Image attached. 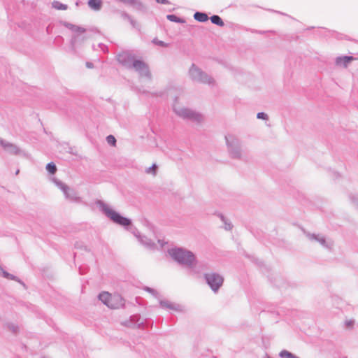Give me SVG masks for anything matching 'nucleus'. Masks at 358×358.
Instances as JSON below:
<instances>
[{
	"label": "nucleus",
	"mask_w": 358,
	"mask_h": 358,
	"mask_svg": "<svg viewBox=\"0 0 358 358\" xmlns=\"http://www.w3.org/2000/svg\"><path fill=\"white\" fill-rule=\"evenodd\" d=\"M169 253L173 259L181 264L191 265L195 261V257L192 252L181 248L171 249Z\"/></svg>",
	"instance_id": "1"
},
{
	"label": "nucleus",
	"mask_w": 358,
	"mask_h": 358,
	"mask_svg": "<svg viewBox=\"0 0 358 358\" xmlns=\"http://www.w3.org/2000/svg\"><path fill=\"white\" fill-rule=\"evenodd\" d=\"M99 299L108 307L113 309L120 308L124 304L123 299L118 294L103 292L99 294Z\"/></svg>",
	"instance_id": "2"
},
{
	"label": "nucleus",
	"mask_w": 358,
	"mask_h": 358,
	"mask_svg": "<svg viewBox=\"0 0 358 358\" xmlns=\"http://www.w3.org/2000/svg\"><path fill=\"white\" fill-rule=\"evenodd\" d=\"M106 215L115 223L122 225L129 226L131 224V221L127 217H122L117 212L108 209L106 210Z\"/></svg>",
	"instance_id": "3"
},
{
	"label": "nucleus",
	"mask_w": 358,
	"mask_h": 358,
	"mask_svg": "<svg viewBox=\"0 0 358 358\" xmlns=\"http://www.w3.org/2000/svg\"><path fill=\"white\" fill-rule=\"evenodd\" d=\"M206 279L208 285L215 291H216L223 282L222 278L220 275L214 273L207 275Z\"/></svg>",
	"instance_id": "4"
},
{
	"label": "nucleus",
	"mask_w": 358,
	"mask_h": 358,
	"mask_svg": "<svg viewBox=\"0 0 358 358\" xmlns=\"http://www.w3.org/2000/svg\"><path fill=\"white\" fill-rule=\"evenodd\" d=\"M354 59L351 56L341 57L336 59V64L338 66L347 67L348 64Z\"/></svg>",
	"instance_id": "5"
},
{
	"label": "nucleus",
	"mask_w": 358,
	"mask_h": 358,
	"mask_svg": "<svg viewBox=\"0 0 358 358\" xmlns=\"http://www.w3.org/2000/svg\"><path fill=\"white\" fill-rule=\"evenodd\" d=\"M133 66L136 70H145L146 71V73H148V75L150 76V72L148 71L147 66L142 61H139V60L135 61L133 63Z\"/></svg>",
	"instance_id": "6"
},
{
	"label": "nucleus",
	"mask_w": 358,
	"mask_h": 358,
	"mask_svg": "<svg viewBox=\"0 0 358 358\" xmlns=\"http://www.w3.org/2000/svg\"><path fill=\"white\" fill-rule=\"evenodd\" d=\"M89 6L96 10H99L101 7V0H90L88 2Z\"/></svg>",
	"instance_id": "7"
},
{
	"label": "nucleus",
	"mask_w": 358,
	"mask_h": 358,
	"mask_svg": "<svg viewBox=\"0 0 358 358\" xmlns=\"http://www.w3.org/2000/svg\"><path fill=\"white\" fill-rule=\"evenodd\" d=\"M194 17L196 20L201 22H206L208 19V17L206 13L199 12L195 13Z\"/></svg>",
	"instance_id": "8"
},
{
	"label": "nucleus",
	"mask_w": 358,
	"mask_h": 358,
	"mask_svg": "<svg viewBox=\"0 0 358 358\" xmlns=\"http://www.w3.org/2000/svg\"><path fill=\"white\" fill-rule=\"evenodd\" d=\"M210 20L213 24H215L218 26L222 27L224 26V22L222 20L218 15H213L210 17Z\"/></svg>",
	"instance_id": "9"
},
{
	"label": "nucleus",
	"mask_w": 358,
	"mask_h": 358,
	"mask_svg": "<svg viewBox=\"0 0 358 358\" xmlns=\"http://www.w3.org/2000/svg\"><path fill=\"white\" fill-rule=\"evenodd\" d=\"M162 306L171 309V310H178V308L176 307V306L167 301H162L160 302Z\"/></svg>",
	"instance_id": "10"
},
{
	"label": "nucleus",
	"mask_w": 358,
	"mask_h": 358,
	"mask_svg": "<svg viewBox=\"0 0 358 358\" xmlns=\"http://www.w3.org/2000/svg\"><path fill=\"white\" fill-rule=\"evenodd\" d=\"M52 6L57 10H66L67 8L66 5H64L59 1H54L52 3Z\"/></svg>",
	"instance_id": "11"
},
{
	"label": "nucleus",
	"mask_w": 358,
	"mask_h": 358,
	"mask_svg": "<svg viewBox=\"0 0 358 358\" xmlns=\"http://www.w3.org/2000/svg\"><path fill=\"white\" fill-rule=\"evenodd\" d=\"M46 169L48 171L50 172L51 174H54L57 171L56 166L53 163L48 164Z\"/></svg>",
	"instance_id": "12"
},
{
	"label": "nucleus",
	"mask_w": 358,
	"mask_h": 358,
	"mask_svg": "<svg viewBox=\"0 0 358 358\" xmlns=\"http://www.w3.org/2000/svg\"><path fill=\"white\" fill-rule=\"evenodd\" d=\"M280 355L282 358H295L292 354L286 350L282 351Z\"/></svg>",
	"instance_id": "13"
},
{
	"label": "nucleus",
	"mask_w": 358,
	"mask_h": 358,
	"mask_svg": "<svg viewBox=\"0 0 358 358\" xmlns=\"http://www.w3.org/2000/svg\"><path fill=\"white\" fill-rule=\"evenodd\" d=\"M106 141L108 144L115 146L116 143V139L113 135H109L106 138Z\"/></svg>",
	"instance_id": "14"
},
{
	"label": "nucleus",
	"mask_w": 358,
	"mask_h": 358,
	"mask_svg": "<svg viewBox=\"0 0 358 358\" xmlns=\"http://www.w3.org/2000/svg\"><path fill=\"white\" fill-rule=\"evenodd\" d=\"M156 169H157V166L155 164H153L151 167H150L148 171H147V173H152L153 175H155L156 173Z\"/></svg>",
	"instance_id": "15"
},
{
	"label": "nucleus",
	"mask_w": 358,
	"mask_h": 358,
	"mask_svg": "<svg viewBox=\"0 0 358 358\" xmlns=\"http://www.w3.org/2000/svg\"><path fill=\"white\" fill-rule=\"evenodd\" d=\"M257 117L258 118H261V119H266L267 118V115L264 113H259L257 114Z\"/></svg>",
	"instance_id": "16"
},
{
	"label": "nucleus",
	"mask_w": 358,
	"mask_h": 358,
	"mask_svg": "<svg viewBox=\"0 0 358 358\" xmlns=\"http://www.w3.org/2000/svg\"><path fill=\"white\" fill-rule=\"evenodd\" d=\"M157 1L159 3H162V4H166V3H168V1L167 0H157Z\"/></svg>",
	"instance_id": "17"
},
{
	"label": "nucleus",
	"mask_w": 358,
	"mask_h": 358,
	"mask_svg": "<svg viewBox=\"0 0 358 358\" xmlns=\"http://www.w3.org/2000/svg\"><path fill=\"white\" fill-rule=\"evenodd\" d=\"M168 18L172 21L175 20V19L176 18V17L173 15H168Z\"/></svg>",
	"instance_id": "18"
},
{
	"label": "nucleus",
	"mask_w": 358,
	"mask_h": 358,
	"mask_svg": "<svg viewBox=\"0 0 358 358\" xmlns=\"http://www.w3.org/2000/svg\"><path fill=\"white\" fill-rule=\"evenodd\" d=\"M182 115H183L184 116H189V115H190L189 112H187V113H186V112H185V113L184 114H182Z\"/></svg>",
	"instance_id": "19"
},
{
	"label": "nucleus",
	"mask_w": 358,
	"mask_h": 358,
	"mask_svg": "<svg viewBox=\"0 0 358 358\" xmlns=\"http://www.w3.org/2000/svg\"><path fill=\"white\" fill-rule=\"evenodd\" d=\"M193 70L195 71H199V70H197L196 69H194V68L193 69Z\"/></svg>",
	"instance_id": "20"
}]
</instances>
